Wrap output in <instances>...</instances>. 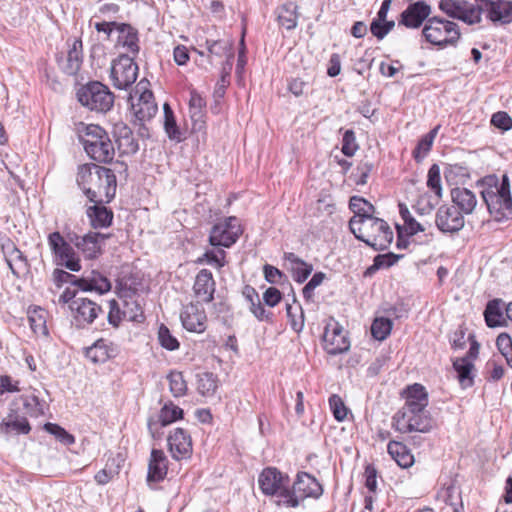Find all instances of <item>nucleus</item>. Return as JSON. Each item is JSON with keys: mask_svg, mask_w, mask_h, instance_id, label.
Segmentation results:
<instances>
[{"mask_svg": "<svg viewBox=\"0 0 512 512\" xmlns=\"http://www.w3.org/2000/svg\"><path fill=\"white\" fill-rule=\"evenodd\" d=\"M76 180L91 202H110L115 196L116 176L109 168L93 163L81 165Z\"/></svg>", "mask_w": 512, "mask_h": 512, "instance_id": "obj_1", "label": "nucleus"}, {"mask_svg": "<svg viewBox=\"0 0 512 512\" xmlns=\"http://www.w3.org/2000/svg\"><path fill=\"white\" fill-rule=\"evenodd\" d=\"M482 201L494 221L501 222L512 217L510 183L506 174L501 179L495 174L482 178Z\"/></svg>", "mask_w": 512, "mask_h": 512, "instance_id": "obj_2", "label": "nucleus"}, {"mask_svg": "<svg viewBox=\"0 0 512 512\" xmlns=\"http://www.w3.org/2000/svg\"><path fill=\"white\" fill-rule=\"evenodd\" d=\"M76 132L87 155L99 163H109L114 159L115 148L108 133L99 125L78 123Z\"/></svg>", "mask_w": 512, "mask_h": 512, "instance_id": "obj_3", "label": "nucleus"}, {"mask_svg": "<svg viewBox=\"0 0 512 512\" xmlns=\"http://www.w3.org/2000/svg\"><path fill=\"white\" fill-rule=\"evenodd\" d=\"M349 227L355 237L374 250L387 249L393 240V231L386 221L377 217L349 221Z\"/></svg>", "mask_w": 512, "mask_h": 512, "instance_id": "obj_4", "label": "nucleus"}, {"mask_svg": "<svg viewBox=\"0 0 512 512\" xmlns=\"http://www.w3.org/2000/svg\"><path fill=\"white\" fill-rule=\"evenodd\" d=\"M322 494L323 487L314 476L306 472H299L292 490L284 489L281 492V497L285 506L295 508L306 498L317 499Z\"/></svg>", "mask_w": 512, "mask_h": 512, "instance_id": "obj_5", "label": "nucleus"}, {"mask_svg": "<svg viewBox=\"0 0 512 512\" xmlns=\"http://www.w3.org/2000/svg\"><path fill=\"white\" fill-rule=\"evenodd\" d=\"M77 99L91 111L107 112L114 104V95L107 86L98 81L89 82L77 91Z\"/></svg>", "mask_w": 512, "mask_h": 512, "instance_id": "obj_6", "label": "nucleus"}, {"mask_svg": "<svg viewBox=\"0 0 512 512\" xmlns=\"http://www.w3.org/2000/svg\"><path fill=\"white\" fill-rule=\"evenodd\" d=\"M422 33L428 42L438 46L453 44L460 37L456 23L439 17L429 18Z\"/></svg>", "mask_w": 512, "mask_h": 512, "instance_id": "obj_7", "label": "nucleus"}, {"mask_svg": "<svg viewBox=\"0 0 512 512\" xmlns=\"http://www.w3.org/2000/svg\"><path fill=\"white\" fill-rule=\"evenodd\" d=\"M131 110L140 122L151 120L158 111V106L154 101L152 91L147 89V82L141 80L135 90V94L131 95Z\"/></svg>", "mask_w": 512, "mask_h": 512, "instance_id": "obj_8", "label": "nucleus"}, {"mask_svg": "<svg viewBox=\"0 0 512 512\" xmlns=\"http://www.w3.org/2000/svg\"><path fill=\"white\" fill-rule=\"evenodd\" d=\"M138 66L127 55L119 56L111 66L110 78L115 88L127 89L137 79Z\"/></svg>", "mask_w": 512, "mask_h": 512, "instance_id": "obj_9", "label": "nucleus"}, {"mask_svg": "<svg viewBox=\"0 0 512 512\" xmlns=\"http://www.w3.org/2000/svg\"><path fill=\"white\" fill-rule=\"evenodd\" d=\"M48 244L55 255L57 263L67 269L77 272L81 269L79 258L73 247L62 237L59 232H53L48 236Z\"/></svg>", "mask_w": 512, "mask_h": 512, "instance_id": "obj_10", "label": "nucleus"}, {"mask_svg": "<svg viewBox=\"0 0 512 512\" xmlns=\"http://www.w3.org/2000/svg\"><path fill=\"white\" fill-rule=\"evenodd\" d=\"M241 233L242 229L238 219L236 217H229L212 227L209 242L212 246L228 248L237 241Z\"/></svg>", "mask_w": 512, "mask_h": 512, "instance_id": "obj_11", "label": "nucleus"}, {"mask_svg": "<svg viewBox=\"0 0 512 512\" xmlns=\"http://www.w3.org/2000/svg\"><path fill=\"white\" fill-rule=\"evenodd\" d=\"M118 296L122 302L123 318L134 322L144 320V314L138 300L136 288L129 285L127 281L120 280L118 282Z\"/></svg>", "mask_w": 512, "mask_h": 512, "instance_id": "obj_12", "label": "nucleus"}, {"mask_svg": "<svg viewBox=\"0 0 512 512\" xmlns=\"http://www.w3.org/2000/svg\"><path fill=\"white\" fill-rule=\"evenodd\" d=\"M439 8L449 17L460 19L468 24L480 21V7H475L465 0H441Z\"/></svg>", "mask_w": 512, "mask_h": 512, "instance_id": "obj_13", "label": "nucleus"}, {"mask_svg": "<svg viewBox=\"0 0 512 512\" xmlns=\"http://www.w3.org/2000/svg\"><path fill=\"white\" fill-rule=\"evenodd\" d=\"M435 223L443 233H454L463 228L464 217L455 205H443L436 213Z\"/></svg>", "mask_w": 512, "mask_h": 512, "instance_id": "obj_14", "label": "nucleus"}, {"mask_svg": "<svg viewBox=\"0 0 512 512\" xmlns=\"http://www.w3.org/2000/svg\"><path fill=\"white\" fill-rule=\"evenodd\" d=\"M70 309L76 324L81 327L91 324L102 312L98 304L87 298H76L70 304Z\"/></svg>", "mask_w": 512, "mask_h": 512, "instance_id": "obj_15", "label": "nucleus"}, {"mask_svg": "<svg viewBox=\"0 0 512 512\" xmlns=\"http://www.w3.org/2000/svg\"><path fill=\"white\" fill-rule=\"evenodd\" d=\"M324 349L331 355L343 353L349 349L350 343L338 323L328 324L323 335Z\"/></svg>", "mask_w": 512, "mask_h": 512, "instance_id": "obj_16", "label": "nucleus"}, {"mask_svg": "<svg viewBox=\"0 0 512 512\" xmlns=\"http://www.w3.org/2000/svg\"><path fill=\"white\" fill-rule=\"evenodd\" d=\"M495 24H510L512 22V1L510 0H482V12Z\"/></svg>", "mask_w": 512, "mask_h": 512, "instance_id": "obj_17", "label": "nucleus"}, {"mask_svg": "<svg viewBox=\"0 0 512 512\" xmlns=\"http://www.w3.org/2000/svg\"><path fill=\"white\" fill-rule=\"evenodd\" d=\"M478 354V343L473 340L469 353L466 357L457 358L454 363V369L457 372V378L462 388H468L473 385L474 376L472 371L475 369L472 361L476 359Z\"/></svg>", "mask_w": 512, "mask_h": 512, "instance_id": "obj_18", "label": "nucleus"}, {"mask_svg": "<svg viewBox=\"0 0 512 512\" xmlns=\"http://www.w3.org/2000/svg\"><path fill=\"white\" fill-rule=\"evenodd\" d=\"M2 251L12 274L20 277L29 270V264L24 254L9 239L2 243Z\"/></svg>", "mask_w": 512, "mask_h": 512, "instance_id": "obj_19", "label": "nucleus"}, {"mask_svg": "<svg viewBox=\"0 0 512 512\" xmlns=\"http://www.w3.org/2000/svg\"><path fill=\"white\" fill-rule=\"evenodd\" d=\"M108 235L102 233H88L85 236L70 237V242L82 251L87 259H94L101 253V242H103Z\"/></svg>", "mask_w": 512, "mask_h": 512, "instance_id": "obj_20", "label": "nucleus"}, {"mask_svg": "<svg viewBox=\"0 0 512 512\" xmlns=\"http://www.w3.org/2000/svg\"><path fill=\"white\" fill-rule=\"evenodd\" d=\"M180 318L183 327L188 331L201 333L206 328V314L198 304L190 303L186 305L180 314Z\"/></svg>", "mask_w": 512, "mask_h": 512, "instance_id": "obj_21", "label": "nucleus"}, {"mask_svg": "<svg viewBox=\"0 0 512 512\" xmlns=\"http://www.w3.org/2000/svg\"><path fill=\"white\" fill-rule=\"evenodd\" d=\"M171 455L176 460L188 458L192 453L190 435L182 428H176L167 439Z\"/></svg>", "mask_w": 512, "mask_h": 512, "instance_id": "obj_22", "label": "nucleus"}, {"mask_svg": "<svg viewBox=\"0 0 512 512\" xmlns=\"http://www.w3.org/2000/svg\"><path fill=\"white\" fill-rule=\"evenodd\" d=\"M431 13V7L424 1L410 4L401 14L399 24L408 28H418Z\"/></svg>", "mask_w": 512, "mask_h": 512, "instance_id": "obj_23", "label": "nucleus"}, {"mask_svg": "<svg viewBox=\"0 0 512 512\" xmlns=\"http://www.w3.org/2000/svg\"><path fill=\"white\" fill-rule=\"evenodd\" d=\"M261 491L268 496L278 493L287 483V477L276 468L264 469L258 478Z\"/></svg>", "mask_w": 512, "mask_h": 512, "instance_id": "obj_24", "label": "nucleus"}, {"mask_svg": "<svg viewBox=\"0 0 512 512\" xmlns=\"http://www.w3.org/2000/svg\"><path fill=\"white\" fill-rule=\"evenodd\" d=\"M193 290L199 302L209 303L213 300L215 281L209 270L202 269L198 272Z\"/></svg>", "mask_w": 512, "mask_h": 512, "instance_id": "obj_25", "label": "nucleus"}, {"mask_svg": "<svg viewBox=\"0 0 512 512\" xmlns=\"http://www.w3.org/2000/svg\"><path fill=\"white\" fill-rule=\"evenodd\" d=\"M168 460L165 453L159 449H152L149 463L147 481L159 482L167 475Z\"/></svg>", "mask_w": 512, "mask_h": 512, "instance_id": "obj_26", "label": "nucleus"}, {"mask_svg": "<svg viewBox=\"0 0 512 512\" xmlns=\"http://www.w3.org/2000/svg\"><path fill=\"white\" fill-rule=\"evenodd\" d=\"M506 307L501 299H494L487 303L484 319L488 327H502L506 324Z\"/></svg>", "mask_w": 512, "mask_h": 512, "instance_id": "obj_27", "label": "nucleus"}, {"mask_svg": "<svg viewBox=\"0 0 512 512\" xmlns=\"http://www.w3.org/2000/svg\"><path fill=\"white\" fill-rule=\"evenodd\" d=\"M68 46L67 56L60 65L67 75H76L81 68L83 59L82 41L80 39H74Z\"/></svg>", "mask_w": 512, "mask_h": 512, "instance_id": "obj_28", "label": "nucleus"}, {"mask_svg": "<svg viewBox=\"0 0 512 512\" xmlns=\"http://www.w3.org/2000/svg\"><path fill=\"white\" fill-rule=\"evenodd\" d=\"M183 417V410L173 403L166 404L159 412L157 421L150 420L148 423L152 436L157 432V425L164 427Z\"/></svg>", "mask_w": 512, "mask_h": 512, "instance_id": "obj_29", "label": "nucleus"}, {"mask_svg": "<svg viewBox=\"0 0 512 512\" xmlns=\"http://www.w3.org/2000/svg\"><path fill=\"white\" fill-rule=\"evenodd\" d=\"M114 133L117 138L118 148L122 154H134L138 151V143L131 129L124 123L115 125Z\"/></svg>", "mask_w": 512, "mask_h": 512, "instance_id": "obj_30", "label": "nucleus"}, {"mask_svg": "<svg viewBox=\"0 0 512 512\" xmlns=\"http://www.w3.org/2000/svg\"><path fill=\"white\" fill-rule=\"evenodd\" d=\"M427 405L428 397L422 385L414 384L407 389L405 408L418 413L425 411Z\"/></svg>", "mask_w": 512, "mask_h": 512, "instance_id": "obj_31", "label": "nucleus"}, {"mask_svg": "<svg viewBox=\"0 0 512 512\" xmlns=\"http://www.w3.org/2000/svg\"><path fill=\"white\" fill-rule=\"evenodd\" d=\"M388 453L393 460L402 468H409L414 463V456L411 451L401 442L390 441L387 446Z\"/></svg>", "mask_w": 512, "mask_h": 512, "instance_id": "obj_32", "label": "nucleus"}, {"mask_svg": "<svg viewBox=\"0 0 512 512\" xmlns=\"http://www.w3.org/2000/svg\"><path fill=\"white\" fill-rule=\"evenodd\" d=\"M206 103L205 100L195 90L190 92L189 112L193 122V129L200 130L204 126V113L203 109Z\"/></svg>", "mask_w": 512, "mask_h": 512, "instance_id": "obj_33", "label": "nucleus"}, {"mask_svg": "<svg viewBox=\"0 0 512 512\" xmlns=\"http://www.w3.org/2000/svg\"><path fill=\"white\" fill-rule=\"evenodd\" d=\"M100 204L95 203L87 209V215L94 228L108 227L113 220V212Z\"/></svg>", "mask_w": 512, "mask_h": 512, "instance_id": "obj_34", "label": "nucleus"}, {"mask_svg": "<svg viewBox=\"0 0 512 512\" xmlns=\"http://www.w3.org/2000/svg\"><path fill=\"white\" fill-rule=\"evenodd\" d=\"M285 259L290 263L292 277L298 283H303L313 271L311 264L306 263L294 253H286Z\"/></svg>", "mask_w": 512, "mask_h": 512, "instance_id": "obj_35", "label": "nucleus"}, {"mask_svg": "<svg viewBox=\"0 0 512 512\" xmlns=\"http://www.w3.org/2000/svg\"><path fill=\"white\" fill-rule=\"evenodd\" d=\"M77 286L84 291L94 290L100 294L106 293L111 289L110 281L95 271L92 272L91 277L78 279Z\"/></svg>", "mask_w": 512, "mask_h": 512, "instance_id": "obj_36", "label": "nucleus"}, {"mask_svg": "<svg viewBox=\"0 0 512 512\" xmlns=\"http://www.w3.org/2000/svg\"><path fill=\"white\" fill-rule=\"evenodd\" d=\"M452 199L459 211L471 213L477 205L476 196L466 188L452 190Z\"/></svg>", "mask_w": 512, "mask_h": 512, "instance_id": "obj_37", "label": "nucleus"}, {"mask_svg": "<svg viewBox=\"0 0 512 512\" xmlns=\"http://www.w3.org/2000/svg\"><path fill=\"white\" fill-rule=\"evenodd\" d=\"M30 429L27 419L18 415H10L0 425L1 432L5 434H27Z\"/></svg>", "mask_w": 512, "mask_h": 512, "instance_id": "obj_38", "label": "nucleus"}, {"mask_svg": "<svg viewBox=\"0 0 512 512\" xmlns=\"http://www.w3.org/2000/svg\"><path fill=\"white\" fill-rule=\"evenodd\" d=\"M206 48L208 50L209 57H226L227 65L230 67L232 66L231 59L233 58V51L232 43L229 40H206Z\"/></svg>", "mask_w": 512, "mask_h": 512, "instance_id": "obj_39", "label": "nucleus"}, {"mask_svg": "<svg viewBox=\"0 0 512 512\" xmlns=\"http://www.w3.org/2000/svg\"><path fill=\"white\" fill-rule=\"evenodd\" d=\"M118 44L126 47L127 50L133 54L138 53V36L137 31L127 24H122L119 27Z\"/></svg>", "mask_w": 512, "mask_h": 512, "instance_id": "obj_40", "label": "nucleus"}, {"mask_svg": "<svg viewBox=\"0 0 512 512\" xmlns=\"http://www.w3.org/2000/svg\"><path fill=\"white\" fill-rule=\"evenodd\" d=\"M349 208L354 213L350 220L371 218L375 210L371 203L359 196H352L350 198Z\"/></svg>", "mask_w": 512, "mask_h": 512, "instance_id": "obj_41", "label": "nucleus"}, {"mask_svg": "<svg viewBox=\"0 0 512 512\" xmlns=\"http://www.w3.org/2000/svg\"><path fill=\"white\" fill-rule=\"evenodd\" d=\"M297 5L293 2L282 5L278 13V22L287 30H292L297 26L298 14Z\"/></svg>", "mask_w": 512, "mask_h": 512, "instance_id": "obj_42", "label": "nucleus"}, {"mask_svg": "<svg viewBox=\"0 0 512 512\" xmlns=\"http://www.w3.org/2000/svg\"><path fill=\"white\" fill-rule=\"evenodd\" d=\"M85 355L94 364L104 363L110 357V351L103 339L96 341L86 349Z\"/></svg>", "mask_w": 512, "mask_h": 512, "instance_id": "obj_43", "label": "nucleus"}, {"mask_svg": "<svg viewBox=\"0 0 512 512\" xmlns=\"http://www.w3.org/2000/svg\"><path fill=\"white\" fill-rule=\"evenodd\" d=\"M438 496L442 499L447 505H449L454 512H460L462 509V501L460 490L454 484L448 485L444 487L439 493Z\"/></svg>", "mask_w": 512, "mask_h": 512, "instance_id": "obj_44", "label": "nucleus"}, {"mask_svg": "<svg viewBox=\"0 0 512 512\" xmlns=\"http://www.w3.org/2000/svg\"><path fill=\"white\" fill-rule=\"evenodd\" d=\"M439 126H436L434 129H432L429 133L424 135L418 142V145L416 146L415 150L413 151V156L417 162H421L428 152L430 151L432 144L434 142V139L438 133Z\"/></svg>", "mask_w": 512, "mask_h": 512, "instance_id": "obj_45", "label": "nucleus"}, {"mask_svg": "<svg viewBox=\"0 0 512 512\" xmlns=\"http://www.w3.org/2000/svg\"><path fill=\"white\" fill-rule=\"evenodd\" d=\"M164 109V129L171 140H175L177 142H180L182 140V133L179 130L172 109L170 108L169 104L165 103L163 106Z\"/></svg>", "mask_w": 512, "mask_h": 512, "instance_id": "obj_46", "label": "nucleus"}, {"mask_svg": "<svg viewBox=\"0 0 512 512\" xmlns=\"http://www.w3.org/2000/svg\"><path fill=\"white\" fill-rule=\"evenodd\" d=\"M217 387V377L213 373L205 372L198 375L197 389L203 396L214 395Z\"/></svg>", "mask_w": 512, "mask_h": 512, "instance_id": "obj_47", "label": "nucleus"}, {"mask_svg": "<svg viewBox=\"0 0 512 512\" xmlns=\"http://www.w3.org/2000/svg\"><path fill=\"white\" fill-rule=\"evenodd\" d=\"M432 429V421L426 415V411L413 413L411 422L407 426V433L409 432H421L427 433Z\"/></svg>", "mask_w": 512, "mask_h": 512, "instance_id": "obj_48", "label": "nucleus"}, {"mask_svg": "<svg viewBox=\"0 0 512 512\" xmlns=\"http://www.w3.org/2000/svg\"><path fill=\"white\" fill-rule=\"evenodd\" d=\"M169 382V390L174 397L184 396L187 392V383L183 374L178 371H172L167 376Z\"/></svg>", "mask_w": 512, "mask_h": 512, "instance_id": "obj_49", "label": "nucleus"}, {"mask_svg": "<svg viewBox=\"0 0 512 512\" xmlns=\"http://www.w3.org/2000/svg\"><path fill=\"white\" fill-rule=\"evenodd\" d=\"M439 199L440 198H437L435 194L433 196L429 193H423L418 197L413 207L418 214L428 215L434 210Z\"/></svg>", "mask_w": 512, "mask_h": 512, "instance_id": "obj_50", "label": "nucleus"}, {"mask_svg": "<svg viewBox=\"0 0 512 512\" xmlns=\"http://www.w3.org/2000/svg\"><path fill=\"white\" fill-rule=\"evenodd\" d=\"M392 329V321L388 318H376L371 326V333L377 340H384Z\"/></svg>", "mask_w": 512, "mask_h": 512, "instance_id": "obj_51", "label": "nucleus"}, {"mask_svg": "<svg viewBox=\"0 0 512 512\" xmlns=\"http://www.w3.org/2000/svg\"><path fill=\"white\" fill-rule=\"evenodd\" d=\"M427 186L434 192L437 198L442 197L440 167L437 164H433L428 170Z\"/></svg>", "mask_w": 512, "mask_h": 512, "instance_id": "obj_52", "label": "nucleus"}, {"mask_svg": "<svg viewBox=\"0 0 512 512\" xmlns=\"http://www.w3.org/2000/svg\"><path fill=\"white\" fill-rule=\"evenodd\" d=\"M413 413L415 412L408 408H401L393 416V427L401 433H407V426L411 422V417L413 416Z\"/></svg>", "mask_w": 512, "mask_h": 512, "instance_id": "obj_53", "label": "nucleus"}, {"mask_svg": "<svg viewBox=\"0 0 512 512\" xmlns=\"http://www.w3.org/2000/svg\"><path fill=\"white\" fill-rule=\"evenodd\" d=\"M45 430L54 435L64 445H71L75 442L74 436L69 434L64 428L54 423H46Z\"/></svg>", "mask_w": 512, "mask_h": 512, "instance_id": "obj_54", "label": "nucleus"}, {"mask_svg": "<svg viewBox=\"0 0 512 512\" xmlns=\"http://www.w3.org/2000/svg\"><path fill=\"white\" fill-rule=\"evenodd\" d=\"M158 340L161 346L167 350L173 351L179 347L178 340L171 335L169 329L163 324L158 330Z\"/></svg>", "mask_w": 512, "mask_h": 512, "instance_id": "obj_55", "label": "nucleus"}, {"mask_svg": "<svg viewBox=\"0 0 512 512\" xmlns=\"http://www.w3.org/2000/svg\"><path fill=\"white\" fill-rule=\"evenodd\" d=\"M395 26L394 21L373 20L370 25V31L378 39H383Z\"/></svg>", "mask_w": 512, "mask_h": 512, "instance_id": "obj_56", "label": "nucleus"}, {"mask_svg": "<svg viewBox=\"0 0 512 512\" xmlns=\"http://www.w3.org/2000/svg\"><path fill=\"white\" fill-rule=\"evenodd\" d=\"M329 405L336 420L343 421L346 418L348 410L340 396L333 394L329 398Z\"/></svg>", "mask_w": 512, "mask_h": 512, "instance_id": "obj_57", "label": "nucleus"}, {"mask_svg": "<svg viewBox=\"0 0 512 512\" xmlns=\"http://www.w3.org/2000/svg\"><path fill=\"white\" fill-rule=\"evenodd\" d=\"M496 345L499 351L506 357L507 364L512 367V354L511 357L508 356V353L512 350L511 337L506 333H501L496 339Z\"/></svg>", "mask_w": 512, "mask_h": 512, "instance_id": "obj_58", "label": "nucleus"}, {"mask_svg": "<svg viewBox=\"0 0 512 512\" xmlns=\"http://www.w3.org/2000/svg\"><path fill=\"white\" fill-rule=\"evenodd\" d=\"M491 124L502 131H508L512 128V118L508 113L499 111L492 115Z\"/></svg>", "mask_w": 512, "mask_h": 512, "instance_id": "obj_59", "label": "nucleus"}, {"mask_svg": "<svg viewBox=\"0 0 512 512\" xmlns=\"http://www.w3.org/2000/svg\"><path fill=\"white\" fill-rule=\"evenodd\" d=\"M486 380L488 382L499 381L504 376V367L495 361H488L485 366Z\"/></svg>", "mask_w": 512, "mask_h": 512, "instance_id": "obj_60", "label": "nucleus"}, {"mask_svg": "<svg viewBox=\"0 0 512 512\" xmlns=\"http://www.w3.org/2000/svg\"><path fill=\"white\" fill-rule=\"evenodd\" d=\"M424 230H425V228L423 227V225L420 224L419 222H417L413 217L409 218L408 221H406L404 223L403 227H398L399 237L402 235V233L412 236V235H415L416 233H418L420 231H424ZM397 245L399 247L401 246L400 239L398 240Z\"/></svg>", "mask_w": 512, "mask_h": 512, "instance_id": "obj_61", "label": "nucleus"}, {"mask_svg": "<svg viewBox=\"0 0 512 512\" xmlns=\"http://www.w3.org/2000/svg\"><path fill=\"white\" fill-rule=\"evenodd\" d=\"M358 146L355 141V135L352 130H347L343 135L342 152L344 155L351 157L355 154Z\"/></svg>", "mask_w": 512, "mask_h": 512, "instance_id": "obj_62", "label": "nucleus"}, {"mask_svg": "<svg viewBox=\"0 0 512 512\" xmlns=\"http://www.w3.org/2000/svg\"><path fill=\"white\" fill-rule=\"evenodd\" d=\"M24 406L31 416L37 417L43 413L42 405L40 404L38 397L34 395L25 397Z\"/></svg>", "mask_w": 512, "mask_h": 512, "instance_id": "obj_63", "label": "nucleus"}, {"mask_svg": "<svg viewBox=\"0 0 512 512\" xmlns=\"http://www.w3.org/2000/svg\"><path fill=\"white\" fill-rule=\"evenodd\" d=\"M77 280L78 279H75V276L64 270L55 269L53 272V281L58 288H60L64 283H73L77 285Z\"/></svg>", "mask_w": 512, "mask_h": 512, "instance_id": "obj_64", "label": "nucleus"}]
</instances>
